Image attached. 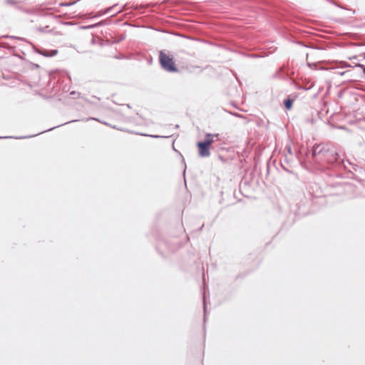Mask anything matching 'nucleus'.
Masks as SVG:
<instances>
[{"label": "nucleus", "instance_id": "4", "mask_svg": "<svg viewBox=\"0 0 365 365\" xmlns=\"http://www.w3.org/2000/svg\"><path fill=\"white\" fill-rule=\"evenodd\" d=\"M292 103H293V100L292 99H287L284 101V105L285 106V108L287 109V110H290L292 107Z\"/></svg>", "mask_w": 365, "mask_h": 365}, {"label": "nucleus", "instance_id": "3", "mask_svg": "<svg viewBox=\"0 0 365 365\" xmlns=\"http://www.w3.org/2000/svg\"><path fill=\"white\" fill-rule=\"evenodd\" d=\"M160 63L162 67L169 72H177L178 68L175 66V61L173 57L160 51L159 56Z\"/></svg>", "mask_w": 365, "mask_h": 365}, {"label": "nucleus", "instance_id": "6", "mask_svg": "<svg viewBox=\"0 0 365 365\" xmlns=\"http://www.w3.org/2000/svg\"><path fill=\"white\" fill-rule=\"evenodd\" d=\"M363 72L365 74V67L363 68Z\"/></svg>", "mask_w": 365, "mask_h": 365}, {"label": "nucleus", "instance_id": "1", "mask_svg": "<svg viewBox=\"0 0 365 365\" xmlns=\"http://www.w3.org/2000/svg\"><path fill=\"white\" fill-rule=\"evenodd\" d=\"M312 155L314 158L319 157L327 163H332L337 160L338 154L334 146L329 144H321L314 147Z\"/></svg>", "mask_w": 365, "mask_h": 365}, {"label": "nucleus", "instance_id": "2", "mask_svg": "<svg viewBox=\"0 0 365 365\" xmlns=\"http://www.w3.org/2000/svg\"><path fill=\"white\" fill-rule=\"evenodd\" d=\"M217 134H207L205 140L203 142L197 143L199 155L201 157H208L210 155V147L214 143V137H217Z\"/></svg>", "mask_w": 365, "mask_h": 365}, {"label": "nucleus", "instance_id": "7", "mask_svg": "<svg viewBox=\"0 0 365 365\" xmlns=\"http://www.w3.org/2000/svg\"><path fill=\"white\" fill-rule=\"evenodd\" d=\"M56 53H57V51H53V54H56Z\"/></svg>", "mask_w": 365, "mask_h": 365}, {"label": "nucleus", "instance_id": "5", "mask_svg": "<svg viewBox=\"0 0 365 365\" xmlns=\"http://www.w3.org/2000/svg\"><path fill=\"white\" fill-rule=\"evenodd\" d=\"M6 2L10 4H15L16 3L14 0H7Z\"/></svg>", "mask_w": 365, "mask_h": 365}]
</instances>
